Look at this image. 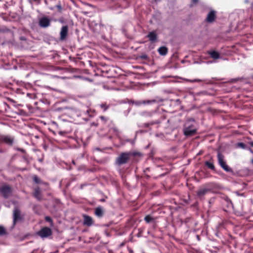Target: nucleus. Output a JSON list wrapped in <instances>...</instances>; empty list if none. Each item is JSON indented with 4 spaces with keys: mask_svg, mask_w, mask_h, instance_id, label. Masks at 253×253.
Masks as SVG:
<instances>
[{
    "mask_svg": "<svg viewBox=\"0 0 253 253\" xmlns=\"http://www.w3.org/2000/svg\"><path fill=\"white\" fill-rule=\"evenodd\" d=\"M197 130L196 127L188 122L184 124L183 128V133L186 136H193L196 134Z\"/></svg>",
    "mask_w": 253,
    "mask_h": 253,
    "instance_id": "1",
    "label": "nucleus"
},
{
    "mask_svg": "<svg viewBox=\"0 0 253 253\" xmlns=\"http://www.w3.org/2000/svg\"><path fill=\"white\" fill-rule=\"evenodd\" d=\"M217 161L219 166L225 171L228 172H233L232 169L226 164V161L225 160V157L220 152H218L217 153Z\"/></svg>",
    "mask_w": 253,
    "mask_h": 253,
    "instance_id": "2",
    "label": "nucleus"
},
{
    "mask_svg": "<svg viewBox=\"0 0 253 253\" xmlns=\"http://www.w3.org/2000/svg\"><path fill=\"white\" fill-rule=\"evenodd\" d=\"M130 156L131 154L130 153H122L116 159V163L119 166L125 164L127 163Z\"/></svg>",
    "mask_w": 253,
    "mask_h": 253,
    "instance_id": "3",
    "label": "nucleus"
},
{
    "mask_svg": "<svg viewBox=\"0 0 253 253\" xmlns=\"http://www.w3.org/2000/svg\"><path fill=\"white\" fill-rule=\"evenodd\" d=\"M14 141V137L11 135H0V143H4L5 144L11 145Z\"/></svg>",
    "mask_w": 253,
    "mask_h": 253,
    "instance_id": "4",
    "label": "nucleus"
},
{
    "mask_svg": "<svg viewBox=\"0 0 253 253\" xmlns=\"http://www.w3.org/2000/svg\"><path fill=\"white\" fill-rule=\"evenodd\" d=\"M51 234V230L49 227L42 228L41 230L37 232V234L42 238H47L50 236Z\"/></svg>",
    "mask_w": 253,
    "mask_h": 253,
    "instance_id": "5",
    "label": "nucleus"
},
{
    "mask_svg": "<svg viewBox=\"0 0 253 253\" xmlns=\"http://www.w3.org/2000/svg\"><path fill=\"white\" fill-rule=\"evenodd\" d=\"M0 192L2 194L4 198H7L11 193V188L7 185L2 186L0 188Z\"/></svg>",
    "mask_w": 253,
    "mask_h": 253,
    "instance_id": "6",
    "label": "nucleus"
},
{
    "mask_svg": "<svg viewBox=\"0 0 253 253\" xmlns=\"http://www.w3.org/2000/svg\"><path fill=\"white\" fill-rule=\"evenodd\" d=\"M50 20L47 17H42L40 19L39 25L41 27L46 28L49 26Z\"/></svg>",
    "mask_w": 253,
    "mask_h": 253,
    "instance_id": "7",
    "label": "nucleus"
},
{
    "mask_svg": "<svg viewBox=\"0 0 253 253\" xmlns=\"http://www.w3.org/2000/svg\"><path fill=\"white\" fill-rule=\"evenodd\" d=\"M68 32V27L67 25H65L62 27L60 32V40L61 41L64 40L67 36Z\"/></svg>",
    "mask_w": 253,
    "mask_h": 253,
    "instance_id": "8",
    "label": "nucleus"
},
{
    "mask_svg": "<svg viewBox=\"0 0 253 253\" xmlns=\"http://www.w3.org/2000/svg\"><path fill=\"white\" fill-rule=\"evenodd\" d=\"M211 191V190L209 188H201L197 191V196L199 198L202 200L203 199L204 196Z\"/></svg>",
    "mask_w": 253,
    "mask_h": 253,
    "instance_id": "9",
    "label": "nucleus"
},
{
    "mask_svg": "<svg viewBox=\"0 0 253 253\" xmlns=\"http://www.w3.org/2000/svg\"><path fill=\"white\" fill-rule=\"evenodd\" d=\"M21 219L20 216V211L17 208H15L13 211V224H15L16 222Z\"/></svg>",
    "mask_w": 253,
    "mask_h": 253,
    "instance_id": "10",
    "label": "nucleus"
},
{
    "mask_svg": "<svg viewBox=\"0 0 253 253\" xmlns=\"http://www.w3.org/2000/svg\"><path fill=\"white\" fill-rule=\"evenodd\" d=\"M215 12L214 10H211L207 15L206 21L209 23H212L215 20Z\"/></svg>",
    "mask_w": 253,
    "mask_h": 253,
    "instance_id": "11",
    "label": "nucleus"
},
{
    "mask_svg": "<svg viewBox=\"0 0 253 253\" xmlns=\"http://www.w3.org/2000/svg\"><path fill=\"white\" fill-rule=\"evenodd\" d=\"M93 222V219L90 216L86 215L84 216V225L90 226L92 225Z\"/></svg>",
    "mask_w": 253,
    "mask_h": 253,
    "instance_id": "12",
    "label": "nucleus"
},
{
    "mask_svg": "<svg viewBox=\"0 0 253 253\" xmlns=\"http://www.w3.org/2000/svg\"><path fill=\"white\" fill-rule=\"evenodd\" d=\"M147 37L149 38L151 42H154L157 39L158 36L155 31H152L149 33Z\"/></svg>",
    "mask_w": 253,
    "mask_h": 253,
    "instance_id": "13",
    "label": "nucleus"
},
{
    "mask_svg": "<svg viewBox=\"0 0 253 253\" xmlns=\"http://www.w3.org/2000/svg\"><path fill=\"white\" fill-rule=\"evenodd\" d=\"M156 100H143V101H137L134 102L133 103L135 104L137 106H140L142 104H150L153 103H155Z\"/></svg>",
    "mask_w": 253,
    "mask_h": 253,
    "instance_id": "14",
    "label": "nucleus"
},
{
    "mask_svg": "<svg viewBox=\"0 0 253 253\" xmlns=\"http://www.w3.org/2000/svg\"><path fill=\"white\" fill-rule=\"evenodd\" d=\"M94 213L98 217H101L104 213L103 209L101 207H97L95 209Z\"/></svg>",
    "mask_w": 253,
    "mask_h": 253,
    "instance_id": "15",
    "label": "nucleus"
},
{
    "mask_svg": "<svg viewBox=\"0 0 253 253\" xmlns=\"http://www.w3.org/2000/svg\"><path fill=\"white\" fill-rule=\"evenodd\" d=\"M208 54L213 59H217L220 57L219 53L215 50L209 51Z\"/></svg>",
    "mask_w": 253,
    "mask_h": 253,
    "instance_id": "16",
    "label": "nucleus"
},
{
    "mask_svg": "<svg viewBox=\"0 0 253 253\" xmlns=\"http://www.w3.org/2000/svg\"><path fill=\"white\" fill-rule=\"evenodd\" d=\"M168 49L166 46H161L158 49V51L161 55L165 56L168 53Z\"/></svg>",
    "mask_w": 253,
    "mask_h": 253,
    "instance_id": "17",
    "label": "nucleus"
},
{
    "mask_svg": "<svg viewBox=\"0 0 253 253\" xmlns=\"http://www.w3.org/2000/svg\"><path fill=\"white\" fill-rule=\"evenodd\" d=\"M205 165L211 169L214 170L215 169L212 160L205 162Z\"/></svg>",
    "mask_w": 253,
    "mask_h": 253,
    "instance_id": "18",
    "label": "nucleus"
},
{
    "mask_svg": "<svg viewBox=\"0 0 253 253\" xmlns=\"http://www.w3.org/2000/svg\"><path fill=\"white\" fill-rule=\"evenodd\" d=\"M155 113V111H144L141 112V115L144 117H152L153 114H154Z\"/></svg>",
    "mask_w": 253,
    "mask_h": 253,
    "instance_id": "19",
    "label": "nucleus"
},
{
    "mask_svg": "<svg viewBox=\"0 0 253 253\" xmlns=\"http://www.w3.org/2000/svg\"><path fill=\"white\" fill-rule=\"evenodd\" d=\"M144 220L148 223H150L151 222H154L155 219L152 217L150 215H147L144 217Z\"/></svg>",
    "mask_w": 253,
    "mask_h": 253,
    "instance_id": "20",
    "label": "nucleus"
},
{
    "mask_svg": "<svg viewBox=\"0 0 253 253\" xmlns=\"http://www.w3.org/2000/svg\"><path fill=\"white\" fill-rule=\"evenodd\" d=\"M34 196L39 200L41 199V192L39 188L35 190L34 192Z\"/></svg>",
    "mask_w": 253,
    "mask_h": 253,
    "instance_id": "21",
    "label": "nucleus"
},
{
    "mask_svg": "<svg viewBox=\"0 0 253 253\" xmlns=\"http://www.w3.org/2000/svg\"><path fill=\"white\" fill-rule=\"evenodd\" d=\"M33 180L35 183L38 184L41 182V179L36 175L34 176Z\"/></svg>",
    "mask_w": 253,
    "mask_h": 253,
    "instance_id": "22",
    "label": "nucleus"
},
{
    "mask_svg": "<svg viewBox=\"0 0 253 253\" xmlns=\"http://www.w3.org/2000/svg\"><path fill=\"white\" fill-rule=\"evenodd\" d=\"M100 107L104 110V111H106L108 108V106L106 104L103 103L100 105Z\"/></svg>",
    "mask_w": 253,
    "mask_h": 253,
    "instance_id": "23",
    "label": "nucleus"
},
{
    "mask_svg": "<svg viewBox=\"0 0 253 253\" xmlns=\"http://www.w3.org/2000/svg\"><path fill=\"white\" fill-rule=\"evenodd\" d=\"M237 146L241 148L242 149H245L246 148V145L244 143H242V142L238 143L237 144Z\"/></svg>",
    "mask_w": 253,
    "mask_h": 253,
    "instance_id": "24",
    "label": "nucleus"
},
{
    "mask_svg": "<svg viewBox=\"0 0 253 253\" xmlns=\"http://www.w3.org/2000/svg\"><path fill=\"white\" fill-rule=\"evenodd\" d=\"M186 81L188 82H191V83L202 82V80H200V79H195V80H193L187 79Z\"/></svg>",
    "mask_w": 253,
    "mask_h": 253,
    "instance_id": "25",
    "label": "nucleus"
},
{
    "mask_svg": "<svg viewBox=\"0 0 253 253\" xmlns=\"http://www.w3.org/2000/svg\"><path fill=\"white\" fill-rule=\"evenodd\" d=\"M5 232L4 228L2 226H0V236L4 234Z\"/></svg>",
    "mask_w": 253,
    "mask_h": 253,
    "instance_id": "26",
    "label": "nucleus"
},
{
    "mask_svg": "<svg viewBox=\"0 0 253 253\" xmlns=\"http://www.w3.org/2000/svg\"><path fill=\"white\" fill-rule=\"evenodd\" d=\"M199 2V0H192V4L191 5V6H192L193 5H196Z\"/></svg>",
    "mask_w": 253,
    "mask_h": 253,
    "instance_id": "27",
    "label": "nucleus"
},
{
    "mask_svg": "<svg viewBox=\"0 0 253 253\" xmlns=\"http://www.w3.org/2000/svg\"><path fill=\"white\" fill-rule=\"evenodd\" d=\"M45 219L46 221H48V222H51L52 221V219L51 218L49 217V216H46L45 218Z\"/></svg>",
    "mask_w": 253,
    "mask_h": 253,
    "instance_id": "28",
    "label": "nucleus"
},
{
    "mask_svg": "<svg viewBox=\"0 0 253 253\" xmlns=\"http://www.w3.org/2000/svg\"><path fill=\"white\" fill-rule=\"evenodd\" d=\"M65 133H66L65 131H61L59 132V134H60L61 135H63V134H64Z\"/></svg>",
    "mask_w": 253,
    "mask_h": 253,
    "instance_id": "29",
    "label": "nucleus"
},
{
    "mask_svg": "<svg viewBox=\"0 0 253 253\" xmlns=\"http://www.w3.org/2000/svg\"><path fill=\"white\" fill-rule=\"evenodd\" d=\"M100 118L102 120H104L105 119V118L103 116H100Z\"/></svg>",
    "mask_w": 253,
    "mask_h": 253,
    "instance_id": "30",
    "label": "nucleus"
},
{
    "mask_svg": "<svg viewBox=\"0 0 253 253\" xmlns=\"http://www.w3.org/2000/svg\"><path fill=\"white\" fill-rule=\"evenodd\" d=\"M250 144L252 147H253V141H252V142H251L250 143Z\"/></svg>",
    "mask_w": 253,
    "mask_h": 253,
    "instance_id": "31",
    "label": "nucleus"
},
{
    "mask_svg": "<svg viewBox=\"0 0 253 253\" xmlns=\"http://www.w3.org/2000/svg\"><path fill=\"white\" fill-rule=\"evenodd\" d=\"M57 7L58 8H60V9H61V5H57Z\"/></svg>",
    "mask_w": 253,
    "mask_h": 253,
    "instance_id": "32",
    "label": "nucleus"
},
{
    "mask_svg": "<svg viewBox=\"0 0 253 253\" xmlns=\"http://www.w3.org/2000/svg\"><path fill=\"white\" fill-rule=\"evenodd\" d=\"M101 201H104V199L101 200Z\"/></svg>",
    "mask_w": 253,
    "mask_h": 253,
    "instance_id": "33",
    "label": "nucleus"
},
{
    "mask_svg": "<svg viewBox=\"0 0 253 253\" xmlns=\"http://www.w3.org/2000/svg\"><path fill=\"white\" fill-rule=\"evenodd\" d=\"M83 185H81V188H83Z\"/></svg>",
    "mask_w": 253,
    "mask_h": 253,
    "instance_id": "34",
    "label": "nucleus"
},
{
    "mask_svg": "<svg viewBox=\"0 0 253 253\" xmlns=\"http://www.w3.org/2000/svg\"><path fill=\"white\" fill-rule=\"evenodd\" d=\"M252 163L253 164V160H252Z\"/></svg>",
    "mask_w": 253,
    "mask_h": 253,
    "instance_id": "35",
    "label": "nucleus"
}]
</instances>
